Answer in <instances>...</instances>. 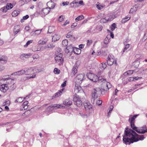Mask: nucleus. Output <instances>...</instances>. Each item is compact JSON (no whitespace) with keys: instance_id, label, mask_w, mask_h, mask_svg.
<instances>
[{"instance_id":"3","label":"nucleus","mask_w":147,"mask_h":147,"mask_svg":"<svg viewBox=\"0 0 147 147\" xmlns=\"http://www.w3.org/2000/svg\"><path fill=\"white\" fill-rule=\"evenodd\" d=\"M102 93L100 88L99 87L95 88L92 91V99L94 101Z\"/></svg>"},{"instance_id":"61","label":"nucleus","mask_w":147,"mask_h":147,"mask_svg":"<svg viewBox=\"0 0 147 147\" xmlns=\"http://www.w3.org/2000/svg\"><path fill=\"white\" fill-rule=\"evenodd\" d=\"M9 0H1V2L2 3H5L9 1Z\"/></svg>"},{"instance_id":"39","label":"nucleus","mask_w":147,"mask_h":147,"mask_svg":"<svg viewBox=\"0 0 147 147\" xmlns=\"http://www.w3.org/2000/svg\"><path fill=\"white\" fill-rule=\"evenodd\" d=\"M68 44V41L67 40H63L62 42V44L64 47L67 46Z\"/></svg>"},{"instance_id":"47","label":"nucleus","mask_w":147,"mask_h":147,"mask_svg":"<svg viewBox=\"0 0 147 147\" xmlns=\"http://www.w3.org/2000/svg\"><path fill=\"white\" fill-rule=\"evenodd\" d=\"M129 47V44H127L125 45V47L124 48V49H123V51L122 53H124L125 52L127 49Z\"/></svg>"},{"instance_id":"30","label":"nucleus","mask_w":147,"mask_h":147,"mask_svg":"<svg viewBox=\"0 0 147 147\" xmlns=\"http://www.w3.org/2000/svg\"><path fill=\"white\" fill-rule=\"evenodd\" d=\"M19 13V11L17 10H14L12 13V15L13 17L17 16Z\"/></svg>"},{"instance_id":"46","label":"nucleus","mask_w":147,"mask_h":147,"mask_svg":"<svg viewBox=\"0 0 147 147\" xmlns=\"http://www.w3.org/2000/svg\"><path fill=\"white\" fill-rule=\"evenodd\" d=\"M31 0H22L20 1L21 3L24 4L25 3H27L31 1Z\"/></svg>"},{"instance_id":"42","label":"nucleus","mask_w":147,"mask_h":147,"mask_svg":"<svg viewBox=\"0 0 147 147\" xmlns=\"http://www.w3.org/2000/svg\"><path fill=\"white\" fill-rule=\"evenodd\" d=\"M100 66V67H101V69H105L107 67L106 63H105L103 62L101 64Z\"/></svg>"},{"instance_id":"8","label":"nucleus","mask_w":147,"mask_h":147,"mask_svg":"<svg viewBox=\"0 0 147 147\" xmlns=\"http://www.w3.org/2000/svg\"><path fill=\"white\" fill-rule=\"evenodd\" d=\"M84 74H80L77 75L75 78L76 83L78 84H81L84 79Z\"/></svg>"},{"instance_id":"14","label":"nucleus","mask_w":147,"mask_h":147,"mask_svg":"<svg viewBox=\"0 0 147 147\" xmlns=\"http://www.w3.org/2000/svg\"><path fill=\"white\" fill-rule=\"evenodd\" d=\"M32 55V54L29 53L28 54L23 53L20 56V58L22 60H24V58H28Z\"/></svg>"},{"instance_id":"17","label":"nucleus","mask_w":147,"mask_h":147,"mask_svg":"<svg viewBox=\"0 0 147 147\" xmlns=\"http://www.w3.org/2000/svg\"><path fill=\"white\" fill-rule=\"evenodd\" d=\"M34 73L33 69L32 68H30L25 70V75H29Z\"/></svg>"},{"instance_id":"31","label":"nucleus","mask_w":147,"mask_h":147,"mask_svg":"<svg viewBox=\"0 0 147 147\" xmlns=\"http://www.w3.org/2000/svg\"><path fill=\"white\" fill-rule=\"evenodd\" d=\"M96 7H97L98 9H102L104 7V5H103L100 4V3H99L98 2L97 3L96 5Z\"/></svg>"},{"instance_id":"21","label":"nucleus","mask_w":147,"mask_h":147,"mask_svg":"<svg viewBox=\"0 0 147 147\" xmlns=\"http://www.w3.org/2000/svg\"><path fill=\"white\" fill-rule=\"evenodd\" d=\"M63 90V89H62L59 91L58 92L56 93L55 95L52 96V99L53 98H56L60 96L62 94V92Z\"/></svg>"},{"instance_id":"45","label":"nucleus","mask_w":147,"mask_h":147,"mask_svg":"<svg viewBox=\"0 0 147 147\" xmlns=\"http://www.w3.org/2000/svg\"><path fill=\"white\" fill-rule=\"evenodd\" d=\"M92 40H87V47H89L92 42Z\"/></svg>"},{"instance_id":"34","label":"nucleus","mask_w":147,"mask_h":147,"mask_svg":"<svg viewBox=\"0 0 147 147\" xmlns=\"http://www.w3.org/2000/svg\"><path fill=\"white\" fill-rule=\"evenodd\" d=\"M55 30V28L53 26H50L49 27V28L48 30V32L50 33H51Z\"/></svg>"},{"instance_id":"49","label":"nucleus","mask_w":147,"mask_h":147,"mask_svg":"<svg viewBox=\"0 0 147 147\" xmlns=\"http://www.w3.org/2000/svg\"><path fill=\"white\" fill-rule=\"evenodd\" d=\"M10 104V101L9 100L6 101L3 103V105L4 106L5 105L9 106Z\"/></svg>"},{"instance_id":"55","label":"nucleus","mask_w":147,"mask_h":147,"mask_svg":"<svg viewBox=\"0 0 147 147\" xmlns=\"http://www.w3.org/2000/svg\"><path fill=\"white\" fill-rule=\"evenodd\" d=\"M29 17V16L28 15H26V16H23V19H21V22H22L23 21V20H26Z\"/></svg>"},{"instance_id":"56","label":"nucleus","mask_w":147,"mask_h":147,"mask_svg":"<svg viewBox=\"0 0 147 147\" xmlns=\"http://www.w3.org/2000/svg\"><path fill=\"white\" fill-rule=\"evenodd\" d=\"M39 58V56L38 54H34L33 56V58L34 59H37Z\"/></svg>"},{"instance_id":"36","label":"nucleus","mask_w":147,"mask_h":147,"mask_svg":"<svg viewBox=\"0 0 147 147\" xmlns=\"http://www.w3.org/2000/svg\"><path fill=\"white\" fill-rule=\"evenodd\" d=\"M6 7L8 10L11 9L13 7V5L11 3H8L6 5Z\"/></svg>"},{"instance_id":"13","label":"nucleus","mask_w":147,"mask_h":147,"mask_svg":"<svg viewBox=\"0 0 147 147\" xmlns=\"http://www.w3.org/2000/svg\"><path fill=\"white\" fill-rule=\"evenodd\" d=\"M25 70L22 69L16 72L11 74V75L14 76H19L25 74Z\"/></svg>"},{"instance_id":"38","label":"nucleus","mask_w":147,"mask_h":147,"mask_svg":"<svg viewBox=\"0 0 147 147\" xmlns=\"http://www.w3.org/2000/svg\"><path fill=\"white\" fill-rule=\"evenodd\" d=\"M115 18V17L114 15H110L109 16V18H107V20L108 21H111L112 20Z\"/></svg>"},{"instance_id":"60","label":"nucleus","mask_w":147,"mask_h":147,"mask_svg":"<svg viewBox=\"0 0 147 147\" xmlns=\"http://www.w3.org/2000/svg\"><path fill=\"white\" fill-rule=\"evenodd\" d=\"M78 0H75L74 1H73L72 2V3L70 4V5H71L72 4H78Z\"/></svg>"},{"instance_id":"28","label":"nucleus","mask_w":147,"mask_h":147,"mask_svg":"<svg viewBox=\"0 0 147 147\" xmlns=\"http://www.w3.org/2000/svg\"><path fill=\"white\" fill-rule=\"evenodd\" d=\"M40 49L41 48L37 46L33 47L32 49V51L34 52L40 51Z\"/></svg>"},{"instance_id":"9","label":"nucleus","mask_w":147,"mask_h":147,"mask_svg":"<svg viewBox=\"0 0 147 147\" xmlns=\"http://www.w3.org/2000/svg\"><path fill=\"white\" fill-rule=\"evenodd\" d=\"M137 115H135L132 117L131 115H130L129 116V119L128 121L130 123L131 128L133 129L134 128V127H136L135 126L134 124L135 119L137 117Z\"/></svg>"},{"instance_id":"4","label":"nucleus","mask_w":147,"mask_h":147,"mask_svg":"<svg viewBox=\"0 0 147 147\" xmlns=\"http://www.w3.org/2000/svg\"><path fill=\"white\" fill-rule=\"evenodd\" d=\"M12 81V80L11 79H7L6 84H3L0 86V90L4 93L6 92L9 89V86H10L9 84Z\"/></svg>"},{"instance_id":"19","label":"nucleus","mask_w":147,"mask_h":147,"mask_svg":"<svg viewBox=\"0 0 147 147\" xmlns=\"http://www.w3.org/2000/svg\"><path fill=\"white\" fill-rule=\"evenodd\" d=\"M49 107L53 108L54 109H56L62 108L63 107V106L60 104H54L50 105Z\"/></svg>"},{"instance_id":"2","label":"nucleus","mask_w":147,"mask_h":147,"mask_svg":"<svg viewBox=\"0 0 147 147\" xmlns=\"http://www.w3.org/2000/svg\"><path fill=\"white\" fill-rule=\"evenodd\" d=\"M88 78L90 80L94 82L99 81V82H102V84L103 89L105 91H107L111 87L110 83L106 81L105 79L102 78L101 77L98 78L96 75L92 74H89L88 75Z\"/></svg>"},{"instance_id":"41","label":"nucleus","mask_w":147,"mask_h":147,"mask_svg":"<svg viewBox=\"0 0 147 147\" xmlns=\"http://www.w3.org/2000/svg\"><path fill=\"white\" fill-rule=\"evenodd\" d=\"M117 28V26L115 23H113L111 26L110 28L111 30L112 31H113L115 28Z\"/></svg>"},{"instance_id":"23","label":"nucleus","mask_w":147,"mask_h":147,"mask_svg":"<svg viewBox=\"0 0 147 147\" xmlns=\"http://www.w3.org/2000/svg\"><path fill=\"white\" fill-rule=\"evenodd\" d=\"M138 6L137 5H135L131 8L130 9L129 13H133L135 12L137 10Z\"/></svg>"},{"instance_id":"59","label":"nucleus","mask_w":147,"mask_h":147,"mask_svg":"<svg viewBox=\"0 0 147 147\" xmlns=\"http://www.w3.org/2000/svg\"><path fill=\"white\" fill-rule=\"evenodd\" d=\"M66 48L67 49V50L68 51V52H72V51H70V49L71 48H73V47H72L71 46H69V47L67 46V47H66Z\"/></svg>"},{"instance_id":"32","label":"nucleus","mask_w":147,"mask_h":147,"mask_svg":"<svg viewBox=\"0 0 147 147\" xmlns=\"http://www.w3.org/2000/svg\"><path fill=\"white\" fill-rule=\"evenodd\" d=\"M109 39L107 37H106L104 41V43L105 45H106L105 46V47H107L108 46L107 45V44L109 42Z\"/></svg>"},{"instance_id":"7","label":"nucleus","mask_w":147,"mask_h":147,"mask_svg":"<svg viewBox=\"0 0 147 147\" xmlns=\"http://www.w3.org/2000/svg\"><path fill=\"white\" fill-rule=\"evenodd\" d=\"M134 128L133 130L139 134H143L147 132V128L146 126L142 127L140 129L136 127Z\"/></svg>"},{"instance_id":"54","label":"nucleus","mask_w":147,"mask_h":147,"mask_svg":"<svg viewBox=\"0 0 147 147\" xmlns=\"http://www.w3.org/2000/svg\"><path fill=\"white\" fill-rule=\"evenodd\" d=\"M96 103L97 105H100L102 103V101L99 100H97L96 102Z\"/></svg>"},{"instance_id":"16","label":"nucleus","mask_w":147,"mask_h":147,"mask_svg":"<svg viewBox=\"0 0 147 147\" xmlns=\"http://www.w3.org/2000/svg\"><path fill=\"white\" fill-rule=\"evenodd\" d=\"M47 5L48 7V8H49L50 10V9H53L55 7V4L53 2L51 1L47 3Z\"/></svg>"},{"instance_id":"43","label":"nucleus","mask_w":147,"mask_h":147,"mask_svg":"<svg viewBox=\"0 0 147 147\" xmlns=\"http://www.w3.org/2000/svg\"><path fill=\"white\" fill-rule=\"evenodd\" d=\"M100 22L101 23H105L107 22H108V20H107V18H102L100 20Z\"/></svg>"},{"instance_id":"5","label":"nucleus","mask_w":147,"mask_h":147,"mask_svg":"<svg viewBox=\"0 0 147 147\" xmlns=\"http://www.w3.org/2000/svg\"><path fill=\"white\" fill-rule=\"evenodd\" d=\"M73 101L74 104L78 107L81 106L82 104V102L79 96L77 94H75L73 98Z\"/></svg>"},{"instance_id":"25","label":"nucleus","mask_w":147,"mask_h":147,"mask_svg":"<svg viewBox=\"0 0 147 147\" xmlns=\"http://www.w3.org/2000/svg\"><path fill=\"white\" fill-rule=\"evenodd\" d=\"M78 67L77 65H75L73 67L72 70V72L75 75L77 72Z\"/></svg>"},{"instance_id":"11","label":"nucleus","mask_w":147,"mask_h":147,"mask_svg":"<svg viewBox=\"0 0 147 147\" xmlns=\"http://www.w3.org/2000/svg\"><path fill=\"white\" fill-rule=\"evenodd\" d=\"M77 84L75 85L74 88V91L75 93V94H76L77 93H81L82 94H84V92L82 89L81 87Z\"/></svg>"},{"instance_id":"29","label":"nucleus","mask_w":147,"mask_h":147,"mask_svg":"<svg viewBox=\"0 0 147 147\" xmlns=\"http://www.w3.org/2000/svg\"><path fill=\"white\" fill-rule=\"evenodd\" d=\"M84 18V17L83 15H80L75 19V21L76 22H77L83 19Z\"/></svg>"},{"instance_id":"6","label":"nucleus","mask_w":147,"mask_h":147,"mask_svg":"<svg viewBox=\"0 0 147 147\" xmlns=\"http://www.w3.org/2000/svg\"><path fill=\"white\" fill-rule=\"evenodd\" d=\"M107 61L108 65H112L114 62H115V65H117L116 61L115 60L113 57L111 55L108 56V58H107Z\"/></svg>"},{"instance_id":"50","label":"nucleus","mask_w":147,"mask_h":147,"mask_svg":"<svg viewBox=\"0 0 147 147\" xmlns=\"http://www.w3.org/2000/svg\"><path fill=\"white\" fill-rule=\"evenodd\" d=\"M32 41L33 40H32L28 41L26 42V44L24 46V47H26L29 45L30 43H32Z\"/></svg>"},{"instance_id":"63","label":"nucleus","mask_w":147,"mask_h":147,"mask_svg":"<svg viewBox=\"0 0 147 147\" xmlns=\"http://www.w3.org/2000/svg\"><path fill=\"white\" fill-rule=\"evenodd\" d=\"M36 76V74H33L31 76L28 77H27V78L29 79L30 78H35Z\"/></svg>"},{"instance_id":"44","label":"nucleus","mask_w":147,"mask_h":147,"mask_svg":"<svg viewBox=\"0 0 147 147\" xmlns=\"http://www.w3.org/2000/svg\"><path fill=\"white\" fill-rule=\"evenodd\" d=\"M23 101V99H22V98L21 97H19L18 98L15 100V102H22Z\"/></svg>"},{"instance_id":"40","label":"nucleus","mask_w":147,"mask_h":147,"mask_svg":"<svg viewBox=\"0 0 147 147\" xmlns=\"http://www.w3.org/2000/svg\"><path fill=\"white\" fill-rule=\"evenodd\" d=\"M113 107L112 105H111L110 106L109 108V111L108 113V116H109L110 115V114L112 111L113 109Z\"/></svg>"},{"instance_id":"51","label":"nucleus","mask_w":147,"mask_h":147,"mask_svg":"<svg viewBox=\"0 0 147 147\" xmlns=\"http://www.w3.org/2000/svg\"><path fill=\"white\" fill-rule=\"evenodd\" d=\"M57 54H62V53L61 52V49H60L59 48H58L57 49V50L56 52H55V56H56Z\"/></svg>"},{"instance_id":"18","label":"nucleus","mask_w":147,"mask_h":147,"mask_svg":"<svg viewBox=\"0 0 147 147\" xmlns=\"http://www.w3.org/2000/svg\"><path fill=\"white\" fill-rule=\"evenodd\" d=\"M50 10L49 8L47 7L43 8L42 10V13L43 15H46L49 13Z\"/></svg>"},{"instance_id":"57","label":"nucleus","mask_w":147,"mask_h":147,"mask_svg":"<svg viewBox=\"0 0 147 147\" xmlns=\"http://www.w3.org/2000/svg\"><path fill=\"white\" fill-rule=\"evenodd\" d=\"M41 32V31L40 30H36L35 32H34V34L35 35H38L40 34Z\"/></svg>"},{"instance_id":"10","label":"nucleus","mask_w":147,"mask_h":147,"mask_svg":"<svg viewBox=\"0 0 147 147\" xmlns=\"http://www.w3.org/2000/svg\"><path fill=\"white\" fill-rule=\"evenodd\" d=\"M62 54H57L56 56L55 57V60L57 63H58L59 64L62 63L63 62V59L62 58Z\"/></svg>"},{"instance_id":"27","label":"nucleus","mask_w":147,"mask_h":147,"mask_svg":"<svg viewBox=\"0 0 147 147\" xmlns=\"http://www.w3.org/2000/svg\"><path fill=\"white\" fill-rule=\"evenodd\" d=\"M130 18V17L127 16L125 18H123L121 20V22L122 23H124L127 21L129 20Z\"/></svg>"},{"instance_id":"20","label":"nucleus","mask_w":147,"mask_h":147,"mask_svg":"<svg viewBox=\"0 0 147 147\" xmlns=\"http://www.w3.org/2000/svg\"><path fill=\"white\" fill-rule=\"evenodd\" d=\"M63 104L65 106H69L72 104V101L69 99L65 100L63 102Z\"/></svg>"},{"instance_id":"26","label":"nucleus","mask_w":147,"mask_h":147,"mask_svg":"<svg viewBox=\"0 0 147 147\" xmlns=\"http://www.w3.org/2000/svg\"><path fill=\"white\" fill-rule=\"evenodd\" d=\"M12 81L10 84V86H9V88L11 89V90H13L16 87L14 83L13 80H12Z\"/></svg>"},{"instance_id":"12","label":"nucleus","mask_w":147,"mask_h":147,"mask_svg":"<svg viewBox=\"0 0 147 147\" xmlns=\"http://www.w3.org/2000/svg\"><path fill=\"white\" fill-rule=\"evenodd\" d=\"M84 105L86 110L87 111L92 109V105L88 101H86L84 102Z\"/></svg>"},{"instance_id":"15","label":"nucleus","mask_w":147,"mask_h":147,"mask_svg":"<svg viewBox=\"0 0 147 147\" xmlns=\"http://www.w3.org/2000/svg\"><path fill=\"white\" fill-rule=\"evenodd\" d=\"M70 51H73L74 53L77 55L80 54L81 52V49L79 48H71L70 50Z\"/></svg>"},{"instance_id":"52","label":"nucleus","mask_w":147,"mask_h":147,"mask_svg":"<svg viewBox=\"0 0 147 147\" xmlns=\"http://www.w3.org/2000/svg\"><path fill=\"white\" fill-rule=\"evenodd\" d=\"M64 20V18L63 16H60L58 18V20L60 22H62Z\"/></svg>"},{"instance_id":"35","label":"nucleus","mask_w":147,"mask_h":147,"mask_svg":"<svg viewBox=\"0 0 147 147\" xmlns=\"http://www.w3.org/2000/svg\"><path fill=\"white\" fill-rule=\"evenodd\" d=\"M67 38H74V37L72 35V33L71 32H69L66 36Z\"/></svg>"},{"instance_id":"37","label":"nucleus","mask_w":147,"mask_h":147,"mask_svg":"<svg viewBox=\"0 0 147 147\" xmlns=\"http://www.w3.org/2000/svg\"><path fill=\"white\" fill-rule=\"evenodd\" d=\"M30 111L29 110L27 111H25L24 113L22 114V116H24L25 115H26V116H28L30 115Z\"/></svg>"},{"instance_id":"22","label":"nucleus","mask_w":147,"mask_h":147,"mask_svg":"<svg viewBox=\"0 0 147 147\" xmlns=\"http://www.w3.org/2000/svg\"><path fill=\"white\" fill-rule=\"evenodd\" d=\"M47 38H43L41 39L38 42V45H44L45 44L47 41Z\"/></svg>"},{"instance_id":"58","label":"nucleus","mask_w":147,"mask_h":147,"mask_svg":"<svg viewBox=\"0 0 147 147\" xmlns=\"http://www.w3.org/2000/svg\"><path fill=\"white\" fill-rule=\"evenodd\" d=\"M134 81L135 80H138L139 79H140L142 78V77H133Z\"/></svg>"},{"instance_id":"48","label":"nucleus","mask_w":147,"mask_h":147,"mask_svg":"<svg viewBox=\"0 0 147 147\" xmlns=\"http://www.w3.org/2000/svg\"><path fill=\"white\" fill-rule=\"evenodd\" d=\"M56 74H59L60 73V71L56 68H55L53 71Z\"/></svg>"},{"instance_id":"24","label":"nucleus","mask_w":147,"mask_h":147,"mask_svg":"<svg viewBox=\"0 0 147 147\" xmlns=\"http://www.w3.org/2000/svg\"><path fill=\"white\" fill-rule=\"evenodd\" d=\"M60 36L57 34H55L53 36L52 41L55 42L59 39Z\"/></svg>"},{"instance_id":"62","label":"nucleus","mask_w":147,"mask_h":147,"mask_svg":"<svg viewBox=\"0 0 147 147\" xmlns=\"http://www.w3.org/2000/svg\"><path fill=\"white\" fill-rule=\"evenodd\" d=\"M77 25V24L76 23H74L72 24L71 26V28H73L76 26Z\"/></svg>"},{"instance_id":"33","label":"nucleus","mask_w":147,"mask_h":147,"mask_svg":"<svg viewBox=\"0 0 147 147\" xmlns=\"http://www.w3.org/2000/svg\"><path fill=\"white\" fill-rule=\"evenodd\" d=\"M8 10V9L7 8V7L5 6L1 8L0 9V11L3 12L5 13Z\"/></svg>"},{"instance_id":"64","label":"nucleus","mask_w":147,"mask_h":147,"mask_svg":"<svg viewBox=\"0 0 147 147\" xmlns=\"http://www.w3.org/2000/svg\"><path fill=\"white\" fill-rule=\"evenodd\" d=\"M1 61H2V63H5L7 62V60L6 59H3L2 58H1Z\"/></svg>"},{"instance_id":"53","label":"nucleus","mask_w":147,"mask_h":147,"mask_svg":"<svg viewBox=\"0 0 147 147\" xmlns=\"http://www.w3.org/2000/svg\"><path fill=\"white\" fill-rule=\"evenodd\" d=\"M134 72V71L132 70H130L126 72L127 74L129 75L132 74Z\"/></svg>"},{"instance_id":"1","label":"nucleus","mask_w":147,"mask_h":147,"mask_svg":"<svg viewBox=\"0 0 147 147\" xmlns=\"http://www.w3.org/2000/svg\"><path fill=\"white\" fill-rule=\"evenodd\" d=\"M123 137V142L126 144H129L140 140H142L145 138L144 135L137 134L133 130L126 128Z\"/></svg>"}]
</instances>
